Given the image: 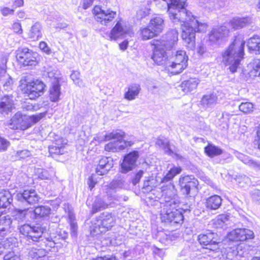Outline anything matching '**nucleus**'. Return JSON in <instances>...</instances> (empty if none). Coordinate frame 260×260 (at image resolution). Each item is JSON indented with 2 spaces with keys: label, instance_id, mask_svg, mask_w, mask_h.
<instances>
[{
  "label": "nucleus",
  "instance_id": "1",
  "mask_svg": "<svg viewBox=\"0 0 260 260\" xmlns=\"http://www.w3.org/2000/svg\"><path fill=\"white\" fill-rule=\"evenodd\" d=\"M169 18L174 24L181 25L182 38L186 46L190 50L195 48L196 32L206 31L207 25L200 22L196 16L186 9L184 0H169L167 2Z\"/></svg>",
  "mask_w": 260,
  "mask_h": 260
},
{
  "label": "nucleus",
  "instance_id": "2",
  "mask_svg": "<svg viewBox=\"0 0 260 260\" xmlns=\"http://www.w3.org/2000/svg\"><path fill=\"white\" fill-rule=\"evenodd\" d=\"M177 30L172 29L164 35L159 40H153L151 45L154 46L151 58L157 65L165 63L167 59L166 50L172 49L178 41Z\"/></svg>",
  "mask_w": 260,
  "mask_h": 260
},
{
  "label": "nucleus",
  "instance_id": "3",
  "mask_svg": "<svg viewBox=\"0 0 260 260\" xmlns=\"http://www.w3.org/2000/svg\"><path fill=\"white\" fill-rule=\"evenodd\" d=\"M244 46L245 41L241 38H236L222 52V62L225 66H229V70L233 73L237 71L243 58Z\"/></svg>",
  "mask_w": 260,
  "mask_h": 260
},
{
  "label": "nucleus",
  "instance_id": "4",
  "mask_svg": "<svg viewBox=\"0 0 260 260\" xmlns=\"http://www.w3.org/2000/svg\"><path fill=\"white\" fill-rule=\"evenodd\" d=\"M125 133L121 130H116L107 134L105 136V140L113 141L105 145V150L115 152L132 146L134 144V141L132 140H125Z\"/></svg>",
  "mask_w": 260,
  "mask_h": 260
},
{
  "label": "nucleus",
  "instance_id": "5",
  "mask_svg": "<svg viewBox=\"0 0 260 260\" xmlns=\"http://www.w3.org/2000/svg\"><path fill=\"white\" fill-rule=\"evenodd\" d=\"M45 87L43 82L39 80L27 82L26 79H21L19 84L20 90L30 100H35L42 95Z\"/></svg>",
  "mask_w": 260,
  "mask_h": 260
},
{
  "label": "nucleus",
  "instance_id": "6",
  "mask_svg": "<svg viewBox=\"0 0 260 260\" xmlns=\"http://www.w3.org/2000/svg\"><path fill=\"white\" fill-rule=\"evenodd\" d=\"M176 203L175 205L172 202L168 201H167V204H165L164 208L161 211L160 218L162 222H170L173 225L176 224H181L183 221V216L182 212L176 209Z\"/></svg>",
  "mask_w": 260,
  "mask_h": 260
},
{
  "label": "nucleus",
  "instance_id": "7",
  "mask_svg": "<svg viewBox=\"0 0 260 260\" xmlns=\"http://www.w3.org/2000/svg\"><path fill=\"white\" fill-rule=\"evenodd\" d=\"M188 57L183 50H178L172 56L171 61L167 63L168 71L175 75L181 73L187 66Z\"/></svg>",
  "mask_w": 260,
  "mask_h": 260
},
{
  "label": "nucleus",
  "instance_id": "8",
  "mask_svg": "<svg viewBox=\"0 0 260 260\" xmlns=\"http://www.w3.org/2000/svg\"><path fill=\"white\" fill-rule=\"evenodd\" d=\"M95 20L101 24L108 26L112 24L117 15L116 11L110 9H103L100 6H95L93 10Z\"/></svg>",
  "mask_w": 260,
  "mask_h": 260
},
{
  "label": "nucleus",
  "instance_id": "9",
  "mask_svg": "<svg viewBox=\"0 0 260 260\" xmlns=\"http://www.w3.org/2000/svg\"><path fill=\"white\" fill-rule=\"evenodd\" d=\"M133 35L132 28L127 26L123 21L119 20L111 30L109 37L110 40L116 41L125 37L126 35L132 37Z\"/></svg>",
  "mask_w": 260,
  "mask_h": 260
},
{
  "label": "nucleus",
  "instance_id": "10",
  "mask_svg": "<svg viewBox=\"0 0 260 260\" xmlns=\"http://www.w3.org/2000/svg\"><path fill=\"white\" fill-rule=\"evenodd\" d=\"M19 232L28 239L35 242L43 241L42 235L43 229L39 226H31L28 224H24L19 227Z\"/></svg>",
  "mask_w": 260,
  "mask_h": 260
},
{
  "label": "nucleus",
  "instance_id": "11",
  "mask_svg": "<svg viewBox=\"0 0 260 260\" xmlns=\"http://www.w3.org/2000/svg\"><path fill=\"white\" fill-rule=\"evenodd\" d=\"M115 217L109 213H103L101 219L95 223L93 230L96 234L102 233L110 230L115 224Z\"/></svg>",
  "mask_w": 260,
  "mask_h": 260
},
{
  "label": "nucleus",
  "instance_id": "12",
  "mask_svg": "<svg viewBox=\"0 0 260 260\" xmlns=\"http://www.w3.org/2000/svg\"><path fill=\"white\" fill-rule=\"evenodd\" d=\"M179 181L181 191L184 194L189 195L197 192L199 183L193 176H181Z\"/></svg>",
  "mask_w": 260,
  "mask_h": 260
},
{
  "label": "nucleus",
  "instance_id": "13",
  "mask_svg": "<svg viewBox=\"0 0 260 260\" xmlns=\"http://www.w3.org/2000/svg\"><path fill=\"white\" fill-rule=\"evenodd\" d=\"M214 236L213 233H208L201 234L198 237L199 242L205 246L204 248L208 251L207 252L215 253L218 252L219 243L214 240Z\"/></svg>",
  "mask_w": 260,
  "mask_h": 260
},
{
  "label": "nucleus",
  "instance_id": "14",
  "mask_svg": "<svg viewBox=\"0 0 260 260\" xmlns=\"http://www.w3.org/2000/svg\"><path fill=\"white\" fill-rule=\"evenodd\" d=\"M37 53L28 48H19L16 52L17 60L24 66H35L37 63Z\"/></svg>",
  "mask_w": 260,
  "mask_h": 260
},
{
  "label": "nucleus",
  "instance_id": "15",
  "mask_svg": "<svg viewBox=\"0 0 260 260\" xmlns=\"http://www.w3.org/2000/svg\"><path fill=\"white\" fill-rule=\"evenodd\" d=\"M252 231L247 229H237L230 232L228 235V238L232 241H243L254 238Z\"/></svg>",
  "mask_w": 260,
  "mask_h": 260
},
{
  "label": "nucleus",
  "instance_id": "16",
  "mask_svg": "<svg viewBox=\"0 0 260 260\" xmlns=\"http://www.w3.org/2000/svg\"><path fill=\"white\" fill-rule=\"evenodd\" d=\"M8 58L7 54H3L0 60V78L5 89L10 88L13 84L12 78L6 73Z\"/></svg>",
  "mask_w": 260,
  "mask_h": 260
},
{
  "label": "nucleus",
  "instance_id": "17",
  "mask_svg": "<svg viewBox=\"0 0 260 260\" xmlns=\"http://www.w3.org/2000/svg\"><path fill=\"white\" fill-rule=\"evenodd\" d=\"M16 198L19 201L29 205L37 204L41 199L40 196L34 189L24 190L22 192L17 193Z\"/></svg>",
  "mask_w": 260,
  "mask_h": 260
},
{
  "label": "nucleus",
  "instance_id": "18",
  "mask_svg": "<svg viewBox=\"0 0 260 260\" xmlns=\"http://www.w3.org/2000/svg\"><path fill=\"white\" fill-rule=\"evenodd\" d=\"M8 125L11 129L24 130L29 127L27 118L20 112L16 113L10 119Z\"/></svg>",
  "mask_w": 260,
  "mask_h": 260
},
{
  "label": "nucleus",
  "instance_id": "19",
  "mask_svg": "<svg viewBox=\"0 0 260 260\" xmlns=\"http://www.w3.org/2000/svg\"><path fill=\"white\" fill-rule=\"evenodd\" d=\"M229 28L225 23L220 27L213 28L209 34V41L214 44L229 36Z\"/></svg>",
  "mask_w": 260,
  "mask_h": 260
},
{
  "label": "nucleus",
  "instance_id": "20",
  "mask_svg": "<svg viewBox=\"0 0 260 260\" xmlns=\"http://www.w3.org/2000/svg\"><path fill=\"white\" fill-rule=\"evenodd\" d=\"M139 156L138 151H133L125 155L121 164L122 172L127 173L132 170L135 166Z\"/></svg>",
  "mask_w": 260,
  "mask_h": 260
},
{
  "label": "nucleus",
  "instance_id": "21",
  "mask_svg": "<svg viewBox=\"0 0 260 260\" xmlns=\"http://www.w3.org/2000/svg\"><path fill=\"white\" fill-rule=\"evenodd\" d=\"M14 108V98L13 96L7 95L2 98L0 101L1 113L7 114Z\"/></svg>",
  "mask_w": 260,
  "mask_h": 260
},
{
  "label": "nucleus",
  "instance_id": "22",
  "mask_svg": "<svg viewBox=\"0 0 260 260\" xmlns=\"http://www.w3.org/2000/svg\"><path fill=\"white\" fill-rule=\"evenodd\" d=\"M162 196L165 199L166 204L167 201H168L172 202L175 205L176 201H175V197L177 194V190L175 188L174 185L172 183H168L166 186L161 187Z\"/></svg>",
  "mask_w": 260,
  "mask_h": 260
},
{
  "label": "nucleus",
  "instance_id": "23",
  "mask_svg": "<svg viewBox=\"0 0 260 260\" xmlns=\"http://www.w3.org/2000/svg\"><path fill=\"white\" fill-rule=\"evenodd\" d=\"M112 160L108 157H103L99 162L95 173L98 175H104L112 168Z\"/></svg>",
  "mask_w": 260,
  "mask_h": 260
},
{
  "label": "nucleus",
  "instance_id": "24",
  "mask_svg": "<svg viewBox=\"0 0 260 260\" xmlns=\"http://www.w3.org/2000/svg\"><path fill=\"white\" fill-rule=\"evenodd\" d=\"M12 220L10 215L0 214V235L2 237L7 235L11 228Z\"/></svg>",
  "mask_w": 260,
  "mask_h": 260
},
{
  "label": "nucleus",
  "instance_id": "25",
  "mask_svg": "<svg viewBox=\"0 0 260 260\" xmlns=\"http://www.w3.org/2000/svg\"><path fill=\"white\" fill-rule=\"evenodd\" d=\"M141 90L140 84L132 83L127 87V90L124 94V98L128 101H133L138 96Z\"/></svg>",
  "mask_w": 260,
  "mask_h": 260
},
{
  "label": "nucleus",
  "instance_id": "26",
  "mask_svg": "<svg viewBox=\"0 0 260 260\" xmlns=\"http://www.w3.org/2000/svg\"><path fill=\"white\" fill-rule=\"evenodd\" d=\"M148 26L156 35L162 32L164 28V20L160 17H156L150 20Z\"/></svg>",
  "mask_w": 260,
  "mask_h": 260
},
{
  "label": "nucleus",
  "instance_id": "27",
  "mask_svg": "<svg viewBox=\"0 0 260 260\" xmlns=\"http://www.w3.org/2000/svg\"><path fill=\"white\" fill-rule=\"evenodd\" d=\"M221 198L218 195H214L207 198L206 202V206L210 210L218 209L222 203Z\"/></svg>",
  "mask_w": 260,
  "mask_h": 260
},
{
  "label": "nucleus",
  "instance_id": "28",
  "mask_svg": "<svg viewBox=\"0 0 260 260\" xmlns=\"http://www.w3.org/2000/svg\"><path fill=\"white\" fill-rule=\"evenodd\" d=\"M199 83L200 80L198 79L190 78L181 83V88L184 92L187 93L196 89Z\"/></svg>",
  "mask_w": 260,
  "mask_h": 260
},
{
  "label": "nucleus",
  "instance_id": "29",
  "mask_svg": "<svg viewBox=\"0 0 260 260\" xmlns=\"http://www.w3.org/2000/svg\"><path fill=\"white\" fill-rule=\"evenodd\" d=\"M235 156L243 163L254 169H260V164L251 159L249 156L244 155L238 151L234 153Z\"/></svg>",
  "mask_w": 260,
  "mask_h": 260
},
{
  "label": "nucleus",
  "instance_id": "30",
  "mask_svg": "<svg viewBox=\"0 0 260 260\" xmlns=\"http://www.w3.org/2000/svg\"><path fill=\"white\" fill-rule=\"evenodd\" d=\"M13 199L10 192L6 190L0 191V208H6L12 202Z\"/></svg>",
  "mask_w": 260,
  "mask_h": 260
},
{
  "label": "nucleus",
  "instance_id": "31",
  "mask_svg": "<svg viewBox=\"0 0 260 260\" xmlns=\"http://www.w3.org/2000/svg\"><path fill=\"white\" fill-rule=\"evenodd\" d=\"M61 94L60 87L59 83H52L49 89V97L51 101L55 102L58 101Z\"/></svg>",
  "mask_w": 260,
  "mask_h": 260
},
{
  "label": "nucleus",
  "instance_id": "32",
  "mask_svg": "<svg viewBox=\"0 0 260 260\" xmlns=\"http://www.w3.org/2000/svg\"><path fill=\"white\" fill-rule=\"evenodd\" d=\"M155 144L162 149L166 153L172 155L174 154L173 151L171 149L169 140L162 137H159L155 142Z\"/></svg>",
  "mask_w": 260,
  "mask_h": 260
},
{
  "label": "nucleus",
  "instance_id": "33",
  "mask_svg": "<svg viewBox=\"0 0 260 260\" xmlns=\"http://www.w3.org/2000/svg\"><path fill=\"white\" fill-rule=\"evenodd\" d=\"M228 27L231 25L233 28L238 29L245 26L248 23V19L246 18H234L229 23H225Z\"/></svg>",
  "mask_w": 260,
  "mask_h": 260
},
{
  "label": "nucleus",
  "instance_id": "34",
  "mask_svg": "<svg viewBox=\"0 0 260 260\" xmlns=\"http://www.w3.org/2000/svg\"><path fill=\"white\" fill-rule=\"evenodd\" d=\"M50 208L46 206H40L32 210L36 218H44L48 217L50 214Z\"/></svg>",
  "mask_w": 260,
  "mask_h": 260
},
{
  "label": "nucleus",
  "instance_id": "35",
  "mask_svg": "<svg viewBox=\"0 0 260 260\" xmlns=\"http://www.w3.org/2000/svg\"><path fill=\"white\" fill-rule=\"evenodd\" d=\"M28 36L33 41L39 40L42 38L41 26L39 23H36L31 26L28 33Z\"/></svg>",
  "mask_w": 260,
  "mask_h": 260
},
{
  "label": "nucleus",
  "instance_id": "36",
  "mask_svg": "<svg viewBox=\"0 0 260 260\" xmlns=\"http://www.w3.org/2000/svg\"><path fill=\"white\" fill-rule=\"evenodd\" d=\"M108 204L105 203L100 197H96L92 204L91 213L94 214L107 208Z\"/></svg>",
  "mask_w": 260,
  "mask_h": 260
},
{
  "label": "nucleus",
  "instance_id": "37",
  "mask_svg": "<svg viewBox=\"0 0 260 260\" xmlns=\"http://www.w3.org/2000/svg\"><path fill=\"white\" fill-rule=\"evenodd\" d=\"M247 46L249 50L260 53V37L256 36L250 38L248 41Z\"/></svg>",
  "mask_w": 260,
  "mask_h": 260
},
{
  "label": "nucleus",
  "instance_id": "38",
  "mask_svg": "<svg viewBox=\"0 0 260 260\" xmlns=\"http://www.w3.org/2000/svg\"><path fill=\"white\" fill-rule=\"evenodd\" d=\"M15 212V219L19 221H22L26 219L27 216L32 215V210L28 208L23 210L16 209Z\"/></svg>",
  "mask_w": 260,
  "mask_h": 260
},
{
  "label": "nucleus",
  "instance_id": "39",
  "mask_svg": "<svg viewBox=\"0 0 260 260\" xmlns=\"http://www.w3.org/2000/svg\"><path fill=\"white\" fill-rule=\"evenodd\" d=\"M205 152L208 156L211 157L219 155L222 153L220 148L212 144H209L205 148Z\"/></svg>",
  "mask_w": 260,
  "mask_h": 260
},
{
  "label": "nucleus",
  "instance_id": "40",
  "mask_svg": "<svg viewBox=\"0 0 260 260\" xmlns=\"http://www.w3.org/2000/svg\"><path fill=\"white\" fill-rule=\"evenodd\" d=\"M182 169L179 167H174L171 168L166 176L163 178L162 182H167L172 179L176 175L180 174Z\"/></svg>",
  "mask_w": 260,
  "mask_h": 260
},
{
  "label": "nucleus",
  "instance_id": "41",
  "mask_svg": "<svg viewBox=\"0 0 260 260\" xmlns=\"http://www.w3.org/2000/svg\"><path fill=\"white\" fill-rule=\"evenodd\" d=\"M0 237H2V235H0ZM13 241V239L12 238L3 239L0 238V254L4 253L5 250L11 249Z\"/></svg>",
  "mask_w": 260,
  "mask_h": 260
},
{
  "label": "nucleus",
  "instance_id": "42",
  "mask_svg": "<svg viewBox=\"0 0 260 260\" xmlns=\"http://www.w3.org/2000/svg\"><path fill=\"white\" fill-rule=\"evenodd\" d=\"M217 97L214 94L204 95L201 101L202 104L207 107H211L216 104Z\"/></svg>",
  "mask_w": 260,
  "mask_h": 260
},
{
  "label": "nucleus",
  "instance_id": "43",
  "mask_svg": "<svg viewBox=\"0 0 260 260\" xmlns=\"http://www.w3.org/2000/svg\"><path fill=\"white\" fill-rule=\"evenodd\" d=\"M228 216L225 214H221L218 215L215 218L213 222L214 226L216 228H222L226 224V222L228 221Z\"/></svg>",
  "mask_w": 260,
  "mask_h": 260
},
{
  "label": "nucleus",
  "instance_id": "44",
  "mask_svg": "<svg viewBox=\"0 0 260 260\" xmlns=\"http://www.w3.org/2000/svg\"><path fill=\"white\" fill-rule=\"evenodd\" d=\"M141 36L143 40H149L153 37L157 36L150 27H147L142 28L141 30Z\"/></svg>",
  "mask_w": 260,
  "mask_h": 260
},
{
  "label": "nucleus",
  "instance_id": "45",
  "mask_svg": "<svg viewBox=\"0 0 260 260\" xmlns=\"http://www.w3.org/2000/svg\"><path fill=\"white\" fill-rule=\"evenodd\" d=\"M239 110L244 113H248L253 111V105L250 102L242 103L239 106Z\"/></svg>",
  "mask_w": 260,
  "mask_h": 260
},
{
  "label": "nucleus",
  "instance_id": "46",
  "mask_svg": "<svg viewBox=\"0 0 260 260\" xmlns=\"http://www.w3.org/2000/svg\"><path fill=\"white\" fill-rule=\"evenodd\" d=\"M80 74L78 71H73L71 75V78L74 82L80 87L84 86L82 80L80 78Z\"/></svg>",
  "mask_w": 260,
  "mask_h": 260
},
{
  "label": "nucleus",
  "instance_id": "47",
  "mask_svg": "<svg viewBox=\"0 0 260 260\" xmlns=\"http://www.w3.org/2000/svg\"><path fill=\"white\" fill-rule=\"evenodd\" d=\"M14 153L15 158L17 159H24L31 155L30 152L27 149L18 150L15 152Z\"/></svg>",
  "mask_w": 260,
  "mask_h": 260
},
{
  "label": "nucleus",
  "instance_id": "48",
  "mask_svg": "<svg viewBox=\"0 0 260 260\" xmlns=\"http://www.w3.org/2000/svg\"><path fill=\"white\" fill-rule=\"evenodd\" d=\"M63 148L62 147H57L52 145L49 147V152L51 156L54 157L55 155L62 154L63 153Z\"/></svg>",
  "mask_w": 260,
  "mask_h": 260
},
{
  "label": "nucleus",
  "instance_id": "49",
  "mask_svg": "<svg viewBox=\"0 0 260 260\" xmlns=\"http://www.w3.org/2000/svg\"><path fill=\"white\" fill-rule=\"evenodd\" d=\"M38 177L42 180L50 179L51 175L48 171L42 169H38L37 170Z\"/></svg>",
  "mask_w": 260,
  "mask_h": 260
},
{
  "label": "nucleus",
  "instance_id": "50",
  "mask_svg": "<svg viewBox=\"0 0 260 260\" xmlns=\"http://www.w3.org/2000/svg\"><path fill=\"white\" fill-rule=\"evenodd\" d=\"M253 70L251 73H253L255 76H260V59H254L252 63Z\"/></svg>",
  "mask_w": 260,
  "mask_h": 260
},
{
  "label": "nucleus",
  "instance_id": "51",
  "mask_svg": "<svg viewBox=\"0 0 260 260\" xmlns=\"http://www.w3.org/2000/svg\"><path fill=\"white\" fill-rule=\"evenodd\" d=\"M109 198H110V200L112 201L113 203L120 202L121 201H126L128 199V198L126 196H119L117 194L110 196Z\"/></svg>",
  "mask_w": 260,
  "mask_h": 260
},
{
  "label": "nucleus",
  "instance_id": "52",
  "mask_svg": "<svg viewBox=\"0 0 260 260\" xmlns=\"http://www.w3.org/2000/svg\"><path fill=\"white\" fill-rule=\"evenodd\" d=\"M4 260H21V259L19 255L15 254L13 251H11L4 256Z\"/></svg>",
  "mask_w": 260,
  "mask_h": 260
},
{
  "label": "nucleus",
  "instance_id": "53",
  "mask_svg": "<svg viewBox=\"0 0 260 260\" xmlns=\"http://www.w3.org/2000/svg\"><path fill=\"white\" fill-rule=\"evenodd\" d=\"M9 145V142L6 139L0 137V152L6 151Z\"/></svg>",
  "mask_w": 260,
  "mask_h": 260
},
{
  "label": "nucleus",
  "instance_id": "54",
  "mask_svg": "<svg viewBox=\"0 0 260 260\" xmlns=\"http://www.w3.org/2000/svg\"><path fill=\"white\" fill-rule=\"evenodd\" d=\"M48 75L49 78H54V81L52 82V83L56 82V81H57V82L59 83V72L57 70H53L51 71H48Z\"/></svg>",
  "mask_w": 260,
  "mask_h": 260
},
{
  "label": "nucleus",
  "instance_id": "55",
  "mask_svg": "<svg viewBox=\"0 0 260 260\" xmlns=\"http://www.w3.org/2000/svg\"><path fill=\"white\" fill-rule=\"evenodd\" d=\"M234 114H231L227 112H223L222 113V122L228 124L229 123L230 119L234 116Z\"/></svg>",
  "mask_w": 260,
  "mask_h": 260
},
{
  "label": "nucleus",
  "instance_id": "56",
  "mask_svg": "<svg viewBox=\"0 0 260 260\" xmlns=\"http://www.w3.org/2000/svg\"><path fill=\"white\" fill-rule=\"evenodd\" d=\"M39 47L41 50L47 54H51V50L46 42H41L39 44Z\"/></svg>",
  "mask_w": 260,
  "mask_h": 260
},
{
  "label": "nucleus",
  "instance_id": "57",
  "mask_svg": "<svg viewBox=\"0 0 260 260\" xmlns=\"http://www.w3.org/2000/svg\"><path fill=\"white\" fill-rule=\"evenodd\" d=\"M0 11L1 14L4 16H7L9 15H13L14 13V9H10L8 7H3L1 8L0 9Z\"/></svg>",
  "mask_w": 260,
  "mask_h": 260
},
{
  "label": "nucleus",
  "instance_id": "58",
  "mask_svg": "<svg viewBox=\"0 0 260 260\" xmlns=\"http://www.w3.org/2000/svg\"><path fill=\"white\" fill-rule=\"evenodd\" d=\"M44 243L46 247L53 249L55 248L56 243L52 240V238L49 237L45 238Z\"/></svg>",
  "mask_w": 260,
  "mask_h": 260
},
{
  "label": "nucleus",
  "instance_id": "59",
  "mask_svg": "<svg viewBox=\"0 0 260 260\" xmlns=\"http://www.w3.org/2000/svg\"><path fill=\"white\" fill-rule=\"evenodd\" d=\"M123 181L119 180H114L110 184V187L111 188H121L123 186Z\"/></svg>",
  "mask_w": 260,
  "mask_h": 260
},
{
  "label": "nucleus",
  "instance_id": "60",
  "mask_svg": "<svg viewBox=\"0 0 260 260\" xmlns=\"http://www.w3.org/2000/svg\"><path fill=\"white\" fill-rule=\"evenodd\" d=\"M45 116V113H41L38 114L32 115L30 117L31 120L36 123L40 120L42 118H43Z\"/></svg>",
  "mask_w": 260,
  "mask_h": 260
},
{
  "label": "nucleus",
  "instance_id": "61",
  "mask_svg": "<svg viewBox=\"0 0 260 260\" xmlns=\"http://www.w3.org/2000/svg\"><path fill=\"white\" fill-rule=\"evenodd\" d=\"M143 171L141 170L136 174L135 178L133 180V183L134 185L136 184L139 182L141 178L143 175Z\"/></svg>",
  "mask_w": 260,
  "mask_h": 260
},
{
  "label": "nucleus",
  "instance_id": "62",
  "mask_svg": "<svg viewBox=\"0 0 260 260\" xmlns=\"http://www.w3.org/2000/svg\"><path fill=\"white\" fill-rule=\"evenodd\" d=\"M13 29L16 33L22 34V29L19 23H15L13 25Z\"/></svg>",
  "mask_w": 260,
  "mask_h": 260
},
{
  "label": "nucleus",
  "instance_id": "63",
  "mask_svg": "<svg viewBox=\"0 0 260 260\" xmlns=\"http://www.w3.org/2000/svg\"><path fill=\"white\" fill-rule=\"evenodd\" d=\"M87 184L90 190L94 187L95 185L96 184V181L94 180L93 176H91L89 177L87 181Z\"/></svg>",
  "mask_w": 260,
  "mask_h": 260
},
{
  "label": "nucleus",
  "instance_id": "64",
  "mask_svg": "<svg viewBox=\"0 0 260 260\" xmlns=\"http://www.w3.org/2000/svg\"><path fill=\"white\" fill-rule=\"evenodd\" d=\"M252 198L255 201L260 202V190H254L252 193Z\"/></svg>",
  "mask_w": 260,
  "mask_h": 260
}]
</instances>
